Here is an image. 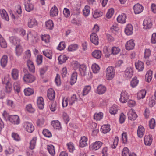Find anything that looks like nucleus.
<instances>
[{
	"mask_svg": "<svg viewBox=\"0 0 156 156\" xmlns=\"http://www.w3.org/2000/svg\"><path fill=\"white\" fill-rule=\"evenodd\" d=\"M105 73L106 78L107 80H112L115 76L114 68L112 66H109L106 69Z\"/></svg>",
	"mask_w": 156,
	"mask_h": 156,
	"instance_id": "f257e3e1",
	"label": "nucleus"
},
{
	"mask_svg": "<svg viewBox=\"0 0 156 156\" xmlns=\"http://www.w3.org/2000/svg\"><path fill=\"white\" fill-rule=\"evenodd\" d=\"M133 74V68L132 67H127L124 72L123 76L127 79H130Z\"/></svg>",
	"mask_w": 156,
	"mask_h": 156,
	"instance_id": "f03ea898",
	"label": "nucleus"
},
{
	"mask_svg": "<svg viewBox=\"0 0 156 156\" xmlns=\"http://www.w3.org/2000/svg\"><path fill=\"white\" fill-rule=\"evenodd\" d=\"M23 127L25 130L29 133H32L34 129L33 124L28 122H25L23 123Z\"/></svg>",
	"mask_w": 156,
	"mask_h": 156,
	"instance_id": "7ed1b4c3",
	"label": "nucleus"
},
{
	"mask_svg": "<svg viewBox=\"0 0 156 156\" xmlns=\"http://www.w3.org/2000/svg\"><path fill=\"white\" fill-rule=\"evenodd\" d=\"M129 96L126 91H122L120 94L119 100L120 102L124 103L127 102L129 99Z\"/></svg>",
	"mask_w": 156,
	"mask_h": 156,
	"instance_id": "20e7f679",
	"label": "nucleus"
},
{
	"mask_svg": "<svg viewBox=\"0 0 156 156\" xmlns=\"http://www.w3.org/2000/svg\"><path fill=\"white\" fill-rule=\"evenodd\" d=\"M23 80L24 81L27 83H30L34 81L35 78L33 75L28 73L24 75Z\"/></svg>",
	"mask_w": 156,
	"mask_h": 156,
	"instance_id": "39448f33",
	"label": "nucleus"
},
{
	"mask_svg": "<svg viewBox=\"0 0 156 156\" xmlns=\"http://www.w3.org/2000/svg\"><path fill=\"white\" fill-rule=\"evenodd\" d=\"M90 40L91 42L95 45H97L99 43L98 37V35L94 33H92L90 36Z\"/></svg>",
	"mask_w": 156,
	"mask_h": 156,
	"instance_id": "423d86ee",
	"label": "nucleus"
},
{
	"mask_svg": "<svg viewBox=\"0 0 156 156\" xmlns=\"http://www.w3.org/2000/svg\"><path fill=\"white\" fill-rule=\"evenodd\" d=\"M127 115L128 119L131 120H135L137 117L134 110L132 109H131L129 111Z\"/></svg>",
	"mask_w": 156,
	"mask_h": 156,
	"instance_id": "0eeeda50",
	"label": "nucleus"
},
{
	"mask_svg": "<svg viewBox=\"0 0 156 156\" xmlns=\"http://www.w3.org/2000/svg\"><path fill=\"white\" fill-rule=\"evenodd\" d=\"M87 141L88 138L87 136H81L80 140L79 146L80 147L83 148L87 146Z\"/></svg>",
	"mask_w": 156,
	"mask_h": 156,
	"instance_id": "6e6552de",
	"label": "nucleus"
},
{
	"mask_svg": "<svg viewBox=\"0 0 156 156\" xmlns=\"http://www.w3.org/2000/svg\"><path fill=\"white\" fill-rule=\"evenodd\" d=\"M135 46L134 40L130 39L125 44V48L126 50H130L133 49Z\"/></svg>",
	"mask_w": 156,
	"mask_h": 156,
	"instance_id": "1a4fd4ad",
	"label": "nucleus"
},
{
	"mask_svg": "<svg viewBox=\"0 0 156 156\" xmlns=\"http://www.w3.org/2000/svg\"><path fill=\"white\" fill-rule=\"evenodd\" d=\"M9 120L11 122L14 124H18L20 123L19 117L16 115H13L9 117Z\"/></svg>",
	"mask_w": 156,
	"mask_h": 156,
	"instance_id": "9d476101",
	"label": "nucleus"
},
{
	"mask_svg": "<svg viewBox=\"0 0 156 156\" xmlns=\"http://www.w3.org/2000/svg\"><path fill=\"white\" fill-rule=\"evenodd\" d=\"M152 23L151 20L149 19H146L143 21V28L145 29H149L151 28Z\"/></svg>",
	"mask_w": 156,
	"mask_h": 156,
	"instance_id": "9b49d317",
	"label": "nucleus"
},
{
	"mask_svg": "<svg viewBox=\"0 0 156 156\" xmlns=\"http://www.w3.org/2000/svg\"><path fill=\"white\" fill-rule=\"evenodd\" d=\"M38 22L34 18H30L27 23L28 26L29 28H32L37 26Z\"/></svg>",
	"mask_w": 156,
	"mask_h": 156,
	"instance_id": "f8f14e48",
	"label": "nucleus"
},
{
	"mask_svg": "<svg viewBox=\"0 0 156 156\" xmlns=\"http://www.w3.org/2000/svg\"><path fill=\"white\" fill-rule=\"evenodd\" d=\"M9 40L10 43L16 46L20 44V40L17 37H11L9 38Z\"/></svg>",
	"mask_w": 156,
	"mask_h": 156,
	"instance_id": "ddd939ff",
	"label": "nucleus"
},
{
	"mask_svg": "<svg viewBox=\"0 0 156 156\" xmlns=\"http://www.w3.org/2000/svg\"><path fill=\"white\" fill-rule=\"evenodd\" d=\"M102 145V143L101 141H96L91 145L90 148L92 150H96L100 148Z\"/></svg>",
	"mask_w": 156,
	"mask_h": 156,
	"instance_id": "4468645a",
	"label": "nucleus"
},
{
	"mask_svg": "<svg viewBox=\"0 0 156 156\" xmlns=\"http://www.w3.org/2000/svg\"><path fill=\"white\" fill-rule=\"evenodd\" d=\"M134 12L135 14H138L141 12L143 10V7L139 4H135L133 7Z\"/></svg>",
	"mask_w": 156,
	"mask_h": 156,
	"instance_id": "2eb2a0df",
	"label": "nucleus"
},
{
	"mask_svg": "<svg viewBox=\"0 0 156 156\" xmlns=\"http://www.w3.org/2000/svg\"><path fill=\"white\" fill-rule=\"evenodd\" d=\"M58 11L57 7L54 5L52 7L50 11V15L51 16H56L58 15Z\"/></svg>",
	"mask_w": 156,
	"mask_h": 156,
	"instance_id": "dca6fc26",
	"label": "nucleus"
},
{
	"mask_svg": "<svg viewBox=\"0 0 156 156\" xmlns=\"http://www.w3.org/2000/svg\"><path fill=\"white\" fill-rule=\"evenodd\" d=\"M47 96L49 100H53L55 96V93L54 90L52 88L49 89L48 91Z\"/></svg>",
	"mask_w": 156,
	"mask_h": 156,
	"instance_id": "f3484780",
	"label": "nucleus"
},
{
	"mask_svg": "<svg viewBox=\"0 0 156 156\" xmlns=\"http://www.w3.org/2000/svg\"><path fill=\"white\" fill-rule=\"evenodd\" d=\"M106 87L101 84L99 85L97 87V93L99 94H102L104 93L106 91Z\"/></svg>",
	"mask_w": 156,
	"mask_h": 156,
	"instance_id": "a211bd4d",
	"label": "nucleus"
},
{
	"mask_svg": "<svg viewBox=\"0 0 156 156\" xmlns=\"http://www.w3.org/2000/svg\"><path fill=\"white\" fill-rule=\"evenodd\" d=\"M135 66L136 69H137L139 71H142L144 68V65L143 62L138 61L135 63Z\"/></svg>",
	"mask_w": 156,
	"mask_h": 156,
	"instance_id": "6ab92c4d",
	"label": "nucleus"
},
{
	"mask_svg": "<svg viewBox=\"0 0 156 156\" xmlns=\"http://www.w3.org/2000/svg\"><path fill=\"white\" fill-rule=\"evenodd\" d=\"M153 139L151 135H149L144 136V144L146 145H150Z\"/></svg>",
	"mask_w": 156,
	"mask_h": 156,
	"instance_id": "aec40b11",
	"label": "nucleus"
},
{
	"mask_svg": "<svg viewBox=\"0 0 156 156\" xmlns=\"http://www.w3.org/2000/svg\"><path fill=\"white\" fill-rule=\"evenodd\" d=\"M44 105L43 98L41 97H39L37 99V105L38 108L41 109H43Z\"/></svg>",
	"mask_w": 156,
	"mask_h": 156,
	"instance_id": "412c9836",
	"label": "nucleus"
},
{
	"mask_svg": "<svg viewBox=\"0 0 156 156\" xmlns=\"http://www.w3.org/2000/svg\"><path fill=\"white\" fill-rule=\"evenodd\" d=\"M144 128L143 126L140 125L138 126L137 133V135L139 137H142L144 134Z\"/></svg>",
	"mask_w": 156,
	"mask_h": 156,
	"instance_id": "4be33fe9",
	"label": "nucleus"
},
{
	"mask_svg": "<svg viewBox=\"0 0 156 156\" xmlns=\"http://www.w3.org/2000/svg\"><path fill=\"white\" fill-rule=\"evenodd\" d=\"M133 30V26L130 24H128L125 28V32L126 35H129L132 34Z\"/></svg>",
	"mask_w": 156,
	"mask_h": 156,
	"instance_id": "5701e85b",
	"label": "nucleus"
},
{
	"mask_svg": "<svg viewBox=\"0 0 156 156\" xmlns=\"http://www.w3.org/2000/svg\"><path fill=\"white\" fill-rule=\"evenodd\" d=\"M47 149L48 153L51 156H54L55 154V151L54 146L52 145H48Z\"/></svg>",
	"mask_w": 156,
	"mask_h": 156,
	"instance_id": "b1692460",
	"label": "nucleus"
},
{
	"mask_svg": "<svg viewBox=\"0 0 156 156\" xmlns=\"http://www.w3.org/2000/svg\"><path fill=\"white\" fill-rule=\"evenodd\" d=\"M0 14L2 18L7 21L9 20V18L6 11L4 9H0Z\"/></svg>",
	"mask_w": 156,
	"mask_h": 156,
	"instance_id": "393cba45",
	"label": "nucleus"
},
{
	"mask_svg": "<svg viewBox=\"0 0 156 156\" xmlns=\"http://www.w3.org/2000/svg\"><path fill=\"white\" fill-rule=\"evenodd\" d=\"M126 16L124 13H122L119 15L117 18V20L118 22L121 23H123L126 22Z\"/></svg>",
	"mask_w": 156,
	"mask_h": 156,
	"instance_id": "a878e982",
	"label": "nucleus"
},
{
	"mask_svg": "<svg viewBox=\"0 0 156 156\" xmlns=\"http://www.w3.org/2000/svg\"><path fill=\"white\" fill-rule=\"evenodd\" d=\"M27 65L29 71L32 73L35 71V68L33 62L30 59L27 62Z\"/></svg>",
	"mask_w": 156,
	"mask_h": 156,
	"instance_id": "bb28decb",
	"label": "nucleus"
},
{
	"mask_svg": "<svg viewBox=\"0 0 156 156\" xmlns=\"http://www.w3.org/2000/svg\"><path fill=\"white\" fill-rule=\"evenodd\" d=\"M19 32L20 35L23 36L24 39L26 40H28L29 36L31 34V33L30 32L27 34H26L25 30L22 28H20L19 29Z\"/></svg>",
	"mask_w": 156,
	"mask_h": 156,
	"instance_id": "cd10ccee",
	"label": "nucleus"
},
{
	"mask_svg": "<svg viewBox=\"0 0 156 156\" xmlns=\"http://www.w3.org/2000/svg\"><path fill=\"white\" fill-rule=\"evenodd\" d=\"M79 68L81 75L83 76H85L87 68L86 66L84 64L81 65Z\"/></svg>",
	"mask_w": 156,
	"mask_h": 156,
	"instance_id": "c85d7f7f",
	"label": "nucleus"
},
{
	"mask_svg": "<svg viewBox=\"0 0 156 156\" xmlns=\"http://www.w3.org/2000/svg\"><path fill=\"white\" fill-rule=\"evenodd\" d=\"M37 140V137L36 136L33 137L31 140L30 144V148L31 149H34L35 147Z\"/></svg>",
	"mask_w": 156,
	"mask_h": 156,
	"instance_id": "c756f323",
	"label": "nucleus"
},
{
	"mask_svg": "<svg viewBox=\"0 0 156 156\" xmlns=\"http://www.w3.org/2000/svg\"><path fill=\"white\" fill-rule=\"evenodd\" d=\"M92 55L96 58H100L101 57L102 53L99 50H95L92 52Z\"/></svg>",
	"mask_w": 156,
	"mask_h": 156,
	"instance_id": "7c9ffc66",
	"label": "nucleus"
},
{
	"mask_svg": "<svg viewBox=\"0 0 156 156\" xmlns=\"http://www.w3.org/2000/svg\"><path fill=\"white\" fill-rule=\"evenodd\" d=\"M110 129V125H105L101 126V131L103 133H106L109 132Z\"/></svg>",
	"mask_w": 156,
	"mask_h": 156,
	"instance_id": "2f4dec72",
	"label": "nucleus"
},
{
	"mask_svg": "<svg viewBox=\"0 0 156 156\" xmlns=\"http://www.w3.org/2000/svg\"><path fill=\"white\" fill-rule=\"evenodd\" d=\"M77 77V74L76 72H74L72 74L70 84L72 85L74 84L76 81Z\"/></svg>",
	"mask_w": 156,
	"mask_h": 156,
	"instance_id": "473e14b6",
	"label": "nucleus"
},
{
	"mask_svg": "<svg viewBox=\"0 0 156 156\" xmlns=\"http://www.w3.org/2000/svg\"><path fill=\"white\" fill-rule=\"evenodd\" d=\"M23 48L20 44L16 46L15 48V53L18 56H20L23 52Z\"/></svg>",
	"mask_w": 156,
	"mask_h": 156,
	"instance_id": "72a5a7b5",
	"label": "nucleus"
},
{
	"mask_svg": "<svg viewBox=\"0 0 156 156\" xmlns=\"http://www.w3.org/2000/svg\"><path fill=\"white\" fill-rule=\"evenodd\" d=\"M69 99V105H72L77 101V98L76 94H74Z\"/></svg>",
	"mask_w": 156,
	"mask_h": 156,
	"instance_id": "f704fd0d",
	"label": "nucleus"
},
{
	"mask_svg": "<svg viewBox=\"0 0 156 156\" xmlns=\"http://www.w3.org/2000/svg\"><path fill=\"white\" fill-rule=\"evenodd\" d=\"M11 75L12 78L14 80L17 79L19 76L18 70L15 68L13 69L12 70Z\"/></svg>",
	"mask_w": 156,
	"mask_h": 156,
	"instance_id": "c9c22d12",
	"label": "nucleus"
},
{
	"mask_svg": "<svg viewBox=\"0 0 156 156\" xmlns=\"http://www.w3.org/2000/svg\"><path fill=\"white\" fill-rule=\"evenodd\" d=\"M91 69L93 73L95 74L98 73L100 70V67L99 66L95 63H94L92 65Z\"/></svg>",
	"mask_w": 156,
	"mask_h": 156,
	"instance_id": "e433bc0d",
	"label": "nucleus"
},
{
	"mask_svg": "<svg viewBox=\"0 0 156 156\" xmlns=\"http://www.w3.org/2000/svg\"><path fill=\"white\" fill-rule=\"evenodd\" d=\"M51 124L54 128L59 129L61 128V125L60 122L58 120L52 121Z\"/></svg>",
	"mask_w": 156,
	"mask_h": 156,
	"instance_id": "4c0bfd02",
	"label": "nucleus"
},
{
	"mask_svg": "<svg viewBox=\"0 0 156 156\" xmlns=\"http://www.w3.org/2000/svg\"><path fill=\"white\" fill-rule=\"evenodd\" d=\"M0 46L3 48H5L7 47V44L5 40L0 34Z\"/></svg>",
	"mask_w": 156,
	"mask_h": 156,
	"instance_id": "58836bf2",
	"label": "nucleus"
},
{
	"mask_svg": "<svg viewBox=\"0 0 156 156\" xmlns=\"http://www.w3.org/2000/svg\"><path fill=\"white\" fill-rule=\"evenodd\" d=\"M78 46L76 44H72L69 45L68 48V50L69 51H74L77 49Z\"/></svg>",
	"mask_w": 156,
	"mask_h": 156,
	"instance_id": "ea45409f",
	"label": "nucleus"
},
{
	"mask_svg": "<svg viewBox=\"0 0 156 156\" xmlns=\"http://www.w3.org/2000/svg\"><path fill=\"white\" fill-rule=\"evenodd\" d=\"M152 71L151 70L148 71L145 76V79L148 82L151 81L152 79Z\"/></svg>",
	"mask_w": 156,
	"mask_h": 156,
	"instance_id": "a19ab883",
	"label": "nucleus"
},
{
	"mask_svg": "<svg viewBox=\"0 0 156 156\" xmlns=\"http://www.w3.org/2000/svg\"><path fill=\"white\" fill-rule=\"evenodd\" d=\"M146 94V91L144 90H140L137 93V98L138 99L144 98Z\"/></svg>",
	"mask_w": 156,
	"mask_h": 156,
	"instance_id": "79ce46f5",
	"label": "nucleus"
},
{
	"mask_svg": "<svg viewBox=\"0 0 156 156\" xmlns=\"http://www.w3.org/2000/svg\"><path fill=\"white\" fill-rule=\"evenodd\" d=\"M90 7L88 5H86L83 10V12L85 16H87L90 13Z\"/></svg>",
	"mask_w": 156,
	"mask_h": 156,
	"instance_id": "37998d69",
	"label": "nucleus"
},
{
	"mask_svg": "<svg viewBox=\"0 0 156 156\" xmlns=\"http://www.w3.org/2000/svg\"><path fill=\"white\" fill-rule=\"evenodd\" d=\"M26 110L29 113H33L34 112L35 110L32 107L31 104H29L26 105Z\"/></svg>",
	"mask_w": 156,
	"mask_h": 156,
	"instance_id": "c03bdc74",
	"label": "nucleus"
},
{
	"mask_svg": "<svg viewBox=\"0 0 156 156\" xmlns=\"http://www.w3.org/2000/svg\"><path fill=\"white\" fill-rule=\"evenodd\" d=\"M24 92L25 95L29 96L32 94L34 93L33 90L31 88H28L24 90Z\"/></svg>",
	"mask_w": 156,
	"mask_h": 156,
	"instance_id": "a18cd8bd",
	"label": "nucleus"
},
{
	"mask_svg": "<svg viewBox=\"0 0 156 156\" xmlns=\"http://www.w3.org/2000/svg\"><path fill=\"white\" fill-rule=\"evenodd\" d=\"M103 117V114L101 112H99L98 113H96L94 114V119L97 121H99Z\"/></svg>",
	"mask_w": 156,
	"mask_h": 156,
	"instance_id": "49530a36",
	"label": "nucleus"
},
{
	"mask_svg": "<svg viewBox=\"0 0 156 156\" xmlns=\"http://www.w3.org/2000/svg\"><path fill=\"white\" fill-rule=\"evenodd\" d=\"M25 10L27 12H30L34 9L33 5L31 3H27L25 4Z\"/></svg>",
	"mask_w": 156,
	"mask_h": 156,
	"instance_id": "de8ad7c7",
	"label": "nucleus"
},
{
	"mask_svg": "<svg viewBox=\"0 0 156 156\" xmlns=\"http://www.w3.org/2000/svg\"><path fill=\"white\" fill-rule=\"evenodd\" d=\"M118 108L116 105H114L111 107L109 109V112L111 114H115L117 112Z\"/></svg>",
	"mask_w": 156,
	"mask_h": 156,
	"instance_id": "09e8293b",
	"label": "nucleus"
},
{
	"mask_svg": "<svg viewBox=\"0 0 156 156\" xmlns=\"http://www.w3.org/2000/svg\"><path fill=\"white\" fill-rule=\"evenodd\" d=\"M46 27L48 29H52L54 27L52 21L51 20H49L46 22Z\"/></svg>",
	"mask_w": 156,
	"mask_h": 156,
	"instance_id": "8fccbe9b",
	"label": "nucleus"
},
{
	"mask_svg": "<svg viewBox=\"0 0 156 156\" xmlns=\"http://www.w3.org/2000/svg\"><path fill=\"white\" fill-rule=\"evenodd\" d=\"M68 149L70 152H73L75 149L74 144L72 142L68 143L66 144Z\"/></svg>",
	"mask_w": 156,
	"mask_h": 156,
	"instance_id": "3c124183",
	"label": "nucleus"
},
{
	"mask_svg": "<svg viewBox=\"0 0 156 156\" xmlns=\"http://www.w3.org/2000/svg\"><path fill=\"white\" fill-rule=\"evenodd\" d=\"M91 88V87L90 86H85L83 89V95L84 96L87 95L90 91Z\"/></svg>",
	"mask_w": 156,
	"mask_h": 156,
	"instance_id": "603ef678",
	"label": "nucleus"
},
{
	"mask_svg": "<svg viewBox=\"0 0 156 156\" xmlns=\"http://www.w3.org/2000/svg\"><path fill=\"white\" fill-rule=\"evenodd\" d=\"M138 80L136 77L133 78L131 81L130 85L133 88L135 87L138 83Z\"/></svg>",
	"mask_w": 156,
	"mask_h": 156,
	"instance_id": "864d4df0",
	"label": "nucleus"
},
{
	"mask_svg": "<svg viewBox=\"0 0 156 156\" xmlns=\"http://www.w3.org/2000/svg\"><path fill=\"white\" fill-rule=\"evenodd\" d=\"M112 53L113 55H116L118 54L120 51V49L118 47H113L112 49Z\"/></svg>",
	"mask_w": 156,
	"mask_h": 156,
	"instance_id": "5fc2aeb1",
	"label": "nucleus"
},
{
	"mask_svg": "<svg viewBox=\"0 0 156 156\" xmlns=\"http://www.w3.org/2000/svg\"><path fill=\"white\" fill-rule=\"evenodd\" d=\"M44 55L49 58H52V52L50 50H45L43 51Z\"/></svg>",
	"mask_w": 156,
	"mask_h": 156,
	"instance_id": "6e6d98bb",
	"label": "nucleus"
},
{
	"mask_svg": "<svg viewBox=\"0 0 156 156\" xmlns=\"http://www.w3.org/2000/svg\"><path fill=\"white\" fill-rule=\"evenodd\" d=\"M122 141L123 143L124 144H126L127 142V133L126 132H123L122 134Z\"/></svg>",
	"mask_w": 156,
	"mask_h": 156,
	"instance_id": "4d7b16f0",
	"label": "nucleus"
},
{
	"mask_svg": "<svg viewBox=\"0 0 156 156\" xmlns=\"http://www.w3.org/2000/svg\"><path fill=\"white\" fill-rule=\"evenodd\" d=\"M80 65L77 61H73L71 63V66L75 70H76L78 68H79Z\"/></svg>",
	"mask_w": 156,
	"mask_h": 156,
	"instance_id": "13d9d810",
	"label": "nucleus"
},
{
	"mask_svg": "<svg viewBox=\"0 0 156 156\" xmlns=\"http://www.w3.org/2000/svg\"><path fill=\"white\" fill-rule=\"evenodd\" d=\"M20 83L18 82H16L14 84V90L18 93L20 91Z\"/></svg>",
	"mask_w": 156,
	"mask_h": 156,
	"instance_id": "bf43d9fd",
	"label": "nucleus"
},
{
	"mask_svg": "<svg viewBox=\"0 0 156 156\" xmlns=\"http://www.w3.org/2000/svg\"><path fill=\"white\" fill-rule=\"evenodd\" d=\"M103 15V12L98 10L94 11L93 14V17L95 18H97Z\"/></svg>",
	"mask_w": 156,
	"mask_h": 156,
	"instance_id": "052dcab7",
	"label": "nucleus"
},
{
	"mask_svg": "<svg viewBox=\"0 0 156 156\" xmlns=\"http://www.w3.org/2000/svg\"><path fill=\"white\" fill-rule=\"evenodd\" d=\"M114 13V10L112 8L109 9L106 14V17L108 19L111 18Z\"/></svg>",
	"mask_w": 156,
	"mask_h": 156,
	"instance_id": "680f3d73",
	"label": "nucleus"
},
{
	"mask_svg": "<svg viewBox=\"0 0 156 156\" xmlns=\"http://www.w3.org/2000/svg\"><path fill=\"white\" fill-rule=\"evenodd\" d=\"M42 40L46 43H48L50 41V37L49 35L44 34L41 36Z\"/></svg>",
	"mask_w": 156,
	"mask_h": 156,
	"instance_id": "e2e57ef3",
	"label": "nucleus"
},
{
	"mask_svg": "<svg viewBox=\"0 0 156 156\" xmlns=\"http://www.w3.org/2000/svg\"><path fill=\"white\" fill-rule=\"evenodd\" d=\"M63 14L64 16L66 18L69 17L70 14L69 10L66 8H65L63 10Z\"/></svg>",
	"mask_w": 156,
	"mask_h": 156,
	"instance_id": "0e129e2a",
	"label": "nucleus"
},
{
	"mask_svg": "<svg viewBox=\"0 0 156 156\" xmlns=\"http://www.w3.org/2000/svg\"><path fill=\"white\" fill-rule=\"evenodd\" d=\"M130 154L128 149L126 147H124L122 152V156H129Z\"/></svg>",
	"mask_w": 156,
	"mask_h": 156,
	"instance_id": "69168bd1",
	"label": "nucleus"
},
{
	"mask_svg": "<svg viewBox=\"0 0 156 156\" xmlns=\"http://www.w3.org/2000/svg\"><path fill=\"white\" fill-rule=\"evenodd\" d=\"M66 44L64 42H61L57 47V49L60 51L62 50L65 48Z\"/></svg>",
	"mask_w": 156,
	"mask_h": 156,
	"instance_id": "338daca9",
	"label": "nucleus"
},
{
	"mask_svg": "<svg viewBox=\"0 0 156 156\" xmlns=\"http://www.w3.org/2000/svg\"><path fill=\"white\" fill-rule=\"evenodd\" d=\"M128 106L130 107H133L136 105L135 101L133 100H129L127 102Z\"/></svg>",
	"mask_w": 156,
	"mask_h": 156,
	"instance_id": "774afa93",
	"label": "nucleus"
}]
</instances>
